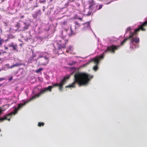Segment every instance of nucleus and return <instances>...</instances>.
I'll use <instances>...</instances> for the list:
<instances>
[{
  "label": "nucleus",
  "mask_w": 147,
  "mask_h": 147,
  "mask_svg": "<svg viewBox=\"0 0 147 147\" xmlns=\"http://www.w3.org/2000/svg\"><path fill=\"white\" fill-rule=\"evenodd\" d=\"M36 55L34 53L33 51L32 52V56L29 59V61L30 62L34 61L36 60L34 58L36 57Z\"/></svg>",
  "instance_id": "423d86ee"
},
{
  "label": "nucleus",
  "mask_w": 147,
  "mask_h": 147,
  "mask_svg": "<svg viewBox=\"0 0 147 147\" xmlns=\"http://www.w3.org/2000/svg\"><path fill=\"white\" fill-rule=\"evenodd\" d=\"M102 5H99V8L97 10H100L102 8Z\"/></svg>",
  "instance_id": "bb28decb"
},
{
  "label": "nucleus",
  "mask_w": 147,
  "mask_h": 147,
  "mask_svg": "<svg viewBox=\"0 0 147 147\" xmlns=\"http://www.w3.org/2000/svg\"><path fill=\"white\" fill-rule=\"evenodd\" d=\"M65 47H62V48H65Z\"/></svg>",
  "instance_id": "a19ab883"
},
{
  "label": "nucleus",
  "mask_w": 147,
  "mask_h": 147,
  "mask_svg": "<svg viewBox=\"0 0 147 147\" xmlns=\"http://www.w3.org/2000/svg\"><path fill=\"white\" fill-rule=\"evenodd\" d=\"M44 61H43L42 62V64L43 65H46L48 63L49 61V58L47 56H45L44 57Z\"/></svg>",
  "instance_id": "6e6552de"
},
{
  "label": "nucleus",
  "mask_w": 147,
  "mask_h": 147,
  "mask_svg": "<svg viewBox=\"0 0 147 147\" xmlns=\"http://www.w3.org/2000/svg\"><path fill=\"white\" fill-rule=\"evenodd\" d=\"M61 35H62L63 34V31H61Z\"/></svg>",
  "instance_id": "f704fd0d"
},
{
  "label": "nucleus",
  "mask_w": 147,
  "mask_h": 147,
  "mask_svg": "<svg viewBox=\"0 0 147 147\" xmlns=\"http://www.w3.org/2000/svg\"><path fill=\"white\" fill-rule=\"evenodd\" d=\"M48 7H49V8L51 10H52L54 9V6L53 5H49L48 6Z\"/></svg>",
  "instance_id": "aec40b11"
},
{
  "label": "nucleus",
  "mask_w": 147,
  "mask_h": 147,
  "mask_svg": "<svg viewBox=\"0 0 147 147\" xmlns=\"http://www.w3.org/2000/svg\"><path fill=\"white\" fill-rule=\"evenodd\" d=\"M146 20L145 21L143 22H140V25L138 28L135 29L134 31L132 32L131 30H133L130 27H128L125 30V33L124 35V36L125 37L124 40L120 42L121 45H123L128 39L130 40V43L131 46L134 45L136 46L135 44H137L139 42V38L136 36L137 33L139 32L140 30L142 31H145L146 29L144 28L143 27L147 25V18H146Z\"/></svg>",
  "instance_id": "f03ea898"
},
{
  "label": "nucleus",
  "mask_w": 147,
  "mask_h": 147,
  "mask_svg": "<svg viewBox=\"0 0 147 147\" xmlns=\"http://www.w3.org/2000/svg\"><path fill=\"white\" fill-rule=\"evenodd\" d=\"M79 25L77 27V28H78V27H80V25Z\"/></svg>",
  "instance_id": "37998d69"
},
{
  "label": "nucleus",
  "mask_w": 147,
  "mask_h": 147,
  "mask_svg": "<svg viewBox=\"0 0 147 147\" xmlns=\"http://www.w3.org/2000/svg\"><path fill=\"white\" fill-rule=\"evenodd\" d=\"M45 53H42L40 54L39 56H38V58L37 59H38L39 58H42V57H44L45 56H46V55H45Z\"/></svg>",
  "instance_id": "ddd939ff"
},
{
  "label": "nucleus",
  "mask_w": 147,
  "mask_h": 147,
  "mask_svg": "<svg viewBox=\"0 0 147 147\" xmlns=\"http://www.w3.org/2000/svg\"><path fill=\"white\" fill-rule=\"evenodd\" d=\"M86 26H84V28H82L83 29H86V28H87V24H86Z\"/></svg>",
  "instance_id": "7c9ffc66"
},
{
  "label": "nucleus",
  "mask_w": 147,
  "mask_h": 147,
  "mask_svg": "<svg viewBox=\"0 0 147 147\" xmlns=\"http://www.w3.org/2000/svg\"><path fill=\"white\" fill-rule=\"evenodd\" d=\"M117 47H108L107 48V50H105L101 55L98 56L96 57L93 58L91 59V61H93L96 64L93 67V69L96 71L98 69L97 65L98 64L99 61L100 60L102 59L105 56L104 53L107 51H109L111 53H114L115 52V50L117 49Z\"/></svg>",
  "instance_id": "20e7f679"
},
{
  "label": "nucleus",
  "mask_w": 147,
  "mask_h": 147,
  "mask_svg": "<svg viewBox=\"0 0 147 147\" xmlns=\"http://www.w3.org/2000/svg\"><path fill=\"white\" fill-rule=\"evenodd\" d=\"M20 5V3H18V5H17V6H18Z\"/></svg>",
  "instance_id": "58836bf2"
},
{
  "label": "nucleus",
  "mask_w": 147,
  "mask_h": 147,
  "mask_svg": "<svg viewBox=\"0 0 147 147\" xmlns=\"http://www.w3.org/2000/svg\"><path fill=\"white\" fill-rule=\"evenodd\" d=\"M1 60V58H0V60Z\"/></svg>",
  "instance_id": "de8ad7c7"
},
{
  "label": "nucleus",
  "mask_w": 147,
  "mask_h": 147,
  "mask_svg": "<svg viewBox=\"0 0 147 147\" xmlns=\"http://www.w3.org/2000/svg\"><path fill=\"white\" fill-rule=\"evenodd\" d=\"M76 18L81 20H82V18L81 17H78V15L76 16Z\"/></svg>",
  "instance_id": "393cba45"
},
{
  "label": "nucleus",
  "mask_w": 147,
  "mask_h": 147,
  "mask_svg": "<svg viewBox=\"0 0 147 147\" xmlns=\"http://www.w3.org/2000/svg\"><path fill=\"white\" fill-rule=\"evenodd\" d=\"M2 53H1V52L0 51V55Z\"/></svg>",
  "instance_id": "a18cd8bd"
},
{
  "label": "nucleus",
  "mask_w": 147,
  "mask_h": 147,
  "mask_svg": "<svg viewBox=\"0 0 147 147\" xmlns=\"http://www.w3.org/2000/svg\"><path fill=\"white\" fill-rule=\"evenodd\" d=\"M29 0V1L30 2V1H32V0Z\"/></svg>",
  "instance_id": "79ce46f5"
},
{
  "label": "nucleus",
  "mask_w": 147,
  "mask_h": 147,
  "mask_svg": "<svg viewBox=\"0 0 147 147\" xmlns=\"http://www.w3.org/2000/svg\"><path fill=\"white\" fill-rule=\"evenodd\" d=\"M5 66L6 67V68H7V69H11L12 68H10L11 67V66H9V64H6L5 65Z\"/></svg>",
  "instance_id": "5701e85b"
},
{
  "label": "nucleus",
  "mask_w": 147,
  "mask_h": 147,
  "mask_svg": "<svg viewBox=\"0 0 147 147\" xmlns=\"http://www.w3.org/2000/svg\"><path fill=\"white\" fill-rule=\"evenodd\" d=\"M7 49V47H0V51L2 53H6V51L5 50Z\"/></svg>",
  "instance_id": "1a4fd4ad"
},
{
  "label": "nucleus",
  "mask_w": 147,
  "mask_h": 147,
  "mask_svg": "<svg viewBox=\"0 0 147 147\" xmlns=\"http://www.w3.org/2000/svg\"><path fill=\"white\" fill-rule=\"evenodd\" d=\"M12 47V49L13 50L15 51L16 49V47Z\"/></svg>",
  "instance_id": "c756f323"
},
{
  "label": "nucleus",
  "mask_w": 147,
  "mask_h": 147,
  "mask_svg": "<svg viewBox=\"0 0 147 147\" xmlns=\"http://www.w3.org/2000/svg\"><path fill=\"white\" fill-rule=\"evenodd\" d=\"M23 23L24 26L22 28V29H20L19 31H25L28 30L30 25V23L28 22H24Z\"/></svg>",
  "instance_id": "39448f33"
},
{
  "label": "nucleus",
  "mask_w": 147,
  "mask_h": 147,
  "mask_svg": "<svg viewBox=\"0 0 147 147\" xmlns=\"http://www.w3.org/2000/svg\"><path fill=\"white\" fill-rule=\"evenodd\" d=\"M59 46H62V45H60Z\"/></svg>",
  "instance_id": "09e8293b"
},
{
  "label": "nucleus",
  "mask_w": 147,
  "mask_h": 147,
  "mask_svg": "<svg viewBox=\"0 0 147 147\" xmlns=\"http://www.w3.org/2000/svg\"><path fill=\"white\" fill-rule=\"evenodd\" d=\"M74 24L76 25H75V29H76V28H77V27L76 26V25H80V24L79 23H78V22L77 21H75L74 22Z\"/></svg>",
  "instance_id": "4be33fe9"
},
{
  "label": "nucleus",
  "mask_w": 147,
  "mask_h": 147,
  "mask_svg": "<svg viewBox=\"0 0 147 147\" xmlns=\"http://www.w3.org/2000/svg\"><path fill=\"white\" fill-rule=\"evenodd\" d=\"M93 76L84 72H77L74 76V81L71 84L65 86V88L75 87L76 84L79 86L87 85Z\"/></svg>",
  "instance_id": "7ed1b4c3"
},
{
  "label": "nucleus",
  "mask_w": 147,
  "mask_h": 147,
  "mask_svg": "<svg viewBox=\"0 0 147 147\" xmlns=\"http://www.w3.org/2000/svg\"><path fill=\"white\" fill-rule=\"evenodd\" d=\"M40 12V10L39 9L38 11H36L35 13L32 14L33 17L34 18H36L39 15Z\"/></svg>",
  "instance_id": "9b49d317"
},
{
  "label": "nucleus",
  "mask_w": 147,
  "mask_h": 147,
  "mask_svg": "<svg viewBox=\"0 0 147 147\" xmlns=\"http://www.w3.org/2000/svg\"><path fill=\"white\" fill-rule=\"evenodd\" d=\"M97 6H98V5H97L96 6L97 7Z\"/></svg>",
  "instance_id": "8fccbe9b"
},
{
  "label": "nucleus",
  "mask_w": 147,
  "mask_h": 147,
  "mask_svg": "<svg viewBox=\"0 0 147 147\" xmlns=\"http://www.w3.org/2000/svg\"><path fill=\"white\" fill-rule=\"evenodd\" d=\"M38 6V5L37 4L36 5H34V7H37Z\"/></svg>",
  "instance_id": "72a5a7b5"
},
{
  "label": "nucleus",
  "mask_w": 147,
  "mask_h": 147,
  "mask_svg": "<svg viewBox=\"0 0 147 147\" xmlns=\"http://www.w3.org/2000/svg\"><path fill=\"white\" fill-rule=\"evenodd\" d=\"M69 2H70L69 1L67 2L65 4V6L66 7L67 6H68V4Z\"/></svg>",
  "instance_id": "c85d7f7f"
},
{
  "label": "nucleus",
  "mask_w": 147,
  "mask_h": 147,
  "mask_svg": "<svg viewBox=\"0 0 147 147\" xmlns=\"http://www.w3.org/2000/svg\"><path fill=\"white\" fill-rule=\"evenodd\" d=\"M21 65V64H19L18 63H17L15 64H13V65L11 66V67L10 68H13V67H17Z\"/></svg>",
  "instance_id": "2eb2a0df"
},
{
  "label": "nucleus",
  "mask_w": 147,
  "mask_h": 147,
  "mask_svg": "<svg viewBox=\"0 0 147 147\" xmlns=\"http://www.w3.org/2000/svg\"><path fill=\"white\" fill-rule=\"evenodd\" d=\"M91 21H89L85 23H83L82 24V25H85L86 24H87V28L91 30H92L91 28L90 25V23Z\"/></svg>",
  "instance_id": "f8f14e48"
},
{
  "label": "nucleus",
  "mask_w": 147,
  "mask_h": 147,
  "mask_svg": "<svg viewBox=\"0 0 147 147\" xmlns=\"http://www.w3.org/2000/svg\"><path fill=\"white\" fill-rule=\"evenodd\" d=\"M12 78H13V77H10V78L9 79V81H11V80L12 79Z\"/></svg>",
  "instance_id": "2f4dec72"
},
{
  "label": "nucleus",
  "mask_w": 147,
  "mask_h": 147,
  "mask_svg": "<svg viewBox=\"0 0 147 147\" xmlns=\"http://www.w3.org/2000/svg\"><path fill=\"white\" fill-rule=\"evenodd\" d=\"M5 41L4 39H0V45H2L3 43Z\"/></svg>",
  "instance_id": "412c9836"
},
{
  "label": "nucleus",
  "mask_w": 147,
  "mask_h": 147,
  "mask_svg": "<svg viewBox=\"0 0 147 147\" xmlns=\"http://www.w3.org/2000/svg\"><path fill=\"white\" fill-rule=\"evenodd\" d=\"M92 11H91V10H90L88 11V13L87 14H86L85 16H90L91 14V13L92 12Z\"/></svg>",
  "instance_id": "a211bd4d"
},
{
  "label": "nucleus",
  "mask_w": 147,
  "mask_h": 147,
  "mask_svg": "<svg viewBox=\"0 0 147 147\" xmlns=\"http://www.w3.org/2000/svg\"><path fill=\"white\" fill-rule=\"evenodd\" d=\"M9 46H14V45H13H13H9Z\"/></svg>",
  "instance_id": "e433bc0d"
},
{
  "label": "nucleus",
  "mask_w": 147,
  "mask_h": 147,
  "mask_svg": "<svg viewBox=\"0 0 147 147\" xmlns=\"http://www.w3.org/2000/svg\"><path fill=\"white\" fill-rule=\"evenodd\" d=\"M107 39H108V40L111 44V45H110V46H120L119 45H115V44H113V43H114L115 42V40L111 39L109 38H107Z\"/></svg>",
  "instance_id": "0eeeda50"
},
{
  "label": "nucleus",
  "mask_w": 147,
  "mask_h": 147,
  "mask_svg": "<svg viewBox=\"0 0 147 147\" xmlns=\"http://www.w3.org/2000/svg\"><path fill=\"white\" fill-rule=\"evenodd\" d=\"M43 69L42 68H38V69L36 70V72L37 73H39Z\"/></svg>",
  "instance_id": "f3484780"
},
{
  "label": "nucleus",
  "mask_w": 147,
  "mask_h": 147,
  "mask_svg": "<svg viewBox=\"0 0 147 147\" xmlns=\"http://www.w3.org/2000/svg\"><path fill=\"white\" fill-rule=\"evenodd\" d=\"M21 45H22V44H20V45H19V46H21Z\"/></svg>",
  "instance_id": "c03bdc74"
},
{
  "label": "nucleus",
  "mask_w": 147,
  "mask_h": 147,
  "mask_svg": "<svg viewBox=\"0 0 147 147\" xmlns=\"http://www.w3.org/2000/svg\"><path fill=\"white\" fill-rule=\"evenodd\" d=\"M51 13V11H50L49 13V14H50Z\"/></svg>",
  "instance_id": "ea45409f"
},
{
  "label": "nucleus",
  "mask_w": 147,
  "mask_h": 147,
  "mask_svg": "<svg viewBox=\"0 0 147 147\" xmlns=\"http://www.w3.org/2000/svg\"><path fill=\"white\" fill-rule=\"evenodd\" d=\"M39 2L40 3L42 4H45L46 2V0H39Z\"/></svg>",
  "instance_id": "6ab92c4d"
},
{
  "label": "nucleus",
  "mask_w": 147,
  "mask_h": 147,
  "mask_svg": "<svg viewBox=\"0 0 147 147\" xmlns=\"http://www.w3.org/2000/svg\"><path fill=\"white\" fill-rule=\"evenodd\" d=\"M68 78V77H64L62 80L60 82L59 84L56 83L53 84L52 86H49L47 87L44 88L38 94H35L29 100V101L25 102L23 103L19 104L18 108L15 109L14 111L11 112L6 115H4L3 117L0 119V120L3 121L6 120L9 121L10 120V119L11 118V116L13 114L15 115L16 113H17L18 109L25 105L26 103H27L29 101L36 98L39 97L40 95L44 94L45 92L48 91L51 92V89L53 87H58L59 90L60 91H62L63 90V86L65 84L66 81V80Z\"/></svg>",
  "instance_id": "f257e3e1"
},
{
  "label": "nucleus",
  "mask_w": 147,
  "mask_h": 147,
  "mask_svg": "<svg viewBox=\"0 0 147 147\" xmlns=\"http://www.w3.org/2000/svg\"><path fill=\"white\" fill-rule=\"evenodd\" d=\"M7 39L5 40V41H7L8 40L9 38H13V37H14V36L11 34H10L9 35H8L7 36Z\"/></svg>",
  "instance_id": "4468645a"
},
{
  "label": "nucleus",
  "mask_w": 147,
  "mask_h": 147,
  "mask_svg": "<svg viewBox=\"0 0 147 147\" xmlns=\"http://www.w3.org/2000/svg\"><path fill=\"white\" fill-rule=\"evenodd\" d=\"M4 80V79H3V78H0V81H1V80Z\"/></svg>",
  "instance_id": "4c0bfd02"
},
{
  "label": "nucleus",
  "mask_w": 147,
  "mask_h": 147,
  "mask_svg": "<svg viewBox=\"0 0 147 147\" xmlns=\"http://www.w3.org/2000/svg\"><path fill=\"white\" fill-rule=\"evenodd\" d=\"M70 29H71V34H70V35L69 34V36H71V34H74L73 33V31L71 29V27Z\"/></svg>",
  "instance_id": "a878e982"
},
{
  "label": "nucleus",
  "mask_w": 147,
  "mask_h": 147,
  "mask_svg": "<svg viewBox=\"0 0 147 147\" xmlns=\"http://www.w3.org/2000/svg\"><path fill=\"white\" fill-rule=\"evenodd\" d=\"M44 125L45 123L43 122H38V125L39 127H40L41 126H43Z\"/></svg>",
  "instance_id": "dca6fc26"
},
{
  "label": "nucleus",
  "mask_w": 147,
  "mask_h": 147,
  "mask_svg": "<svg viewBox=\"0 0 147 147\" xmlns=\"http://www.w3.org/2000/svg\"><path fill=\"white\" fill-rule=\"evenodd\" d=\"M76 63V62H74L73 61H72V62L71 63H70L69 65H74V64L75 63Z\"/></svg>",
  "instance_id": "cd10ccee"
},
{
  "label": "nucleus",
  "mask_w": 147,
  "mask_h": 147,
  "mask_svg": "<svg viewBox=\"0 0 147 147\" xmlns=\"http://www.w3.org/2000/svg\"><path fill=\"white\" fill-rule=\"evenodd\" d=\"M43 11H44L45 10V9L44 6L43 7Z\"/></svg>",
  "instance_id": "c9c22d12"
},
{
  "label": "nucleus",
  "mask_w": 147,
  "mask_h": 147,
  "mask_svg": "<svg viewBox=\"0 0 147 147\" xmlns=\"http://www.w3.org/2000/svg\"><path fill=\"white\" fill-rule=\"evenodd\" d=\"M1 129H0V132H1Z\"/></svg>",
  "instance_id": "49530a36"
},
{
  "label": "nucleus",
  "mask_w": 147,
  "mask_h": 147,
  "mask_svg": "<svg viewBox=\"0 0 147 147\" xmlns=\"http://www.w3.org/2000/svg\"><path fill=\"white\" fill-rule=\"evenodd\" d=\"M53 1V0H49V3H50Z\"/></svg>",
  "instance_id": "473e14b6"
},
{
  "label": "nucleus",
  "mask_w": 147,
  "mask_h": 147,
  "mask_svg": "<svg viewBox=\"0 0 147 147\" xmlns=\"http://www.w3.org/2000/svg\"><path fill=\"white\" fill-rule=\"evenodd\" d=\"M16 26L18 27L17 29H19L20 27V24L18 23H17V24L16 25Z\"/></svg>",
  "instance_id": "b1692460"
},
{
  "label": "nucleus",
  "mask_w": 147,
  "mask_h": 147,
  "mask_svg": "<svg viewBox=\"0 0 147 147\" xmlns=\"http://www.w3.org/2000/svg\"><path fill=\"white\" fill-rule=\"evenodd\" d=\"M95 4V3L94 1L91 2L89 6V9L91 10L93 9Z\"/></svg>",
  "instance_id": "9d476101"
}]
</instances>
